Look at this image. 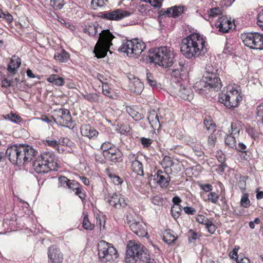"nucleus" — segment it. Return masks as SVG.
Returning a JSON list of instances; mask_svg holds the SVG:
<instances>
[{
    "label": "nucleus",
    "instance_id": "4",
    "mask_svg": "<svg viewBox=\"0 0 263 263\" xmlns=\"http://www.w3.org/2000/svg\"><path fill=\"white\" fill-rule=\"evenodd\" d=\"M125 260L130 263H156L143 245L132 241L127 246Z\"/></svg>",
    "mask_w": 263,
    "mask_h": 263
},
{
    "label": "nucleus",
    "instance_id": "39",
    "mask_svg": "<svg viewBox=\"0 0 263 263\" xmlns=\"http://www.w3.org/2000/svg\"><path fill=\"white\" fill-rule=\"evenodd\" d=\"M82 96L85 99H86L90 102H97L99 100L98 95L95 93H87L86 94H83Z\"/></svg>",
    "mask_w": 263,
    "mask_h": 263
},
{
    "label": "nucleus",
    "instance_id": "20",
    "mask_svg": "<svg viewBox=\"0 0 263 263\" xmlns=\"http://www.w3.org/2000/svg\"><path fill=\"white\" fill-rule=\"evenodd\" d=\"M215 26L219 28V31L223 33L228 32L232 27V23L226 17H221L215 22Z\"/></svg>",
    "mask_w": 263,
    "mask_h": 263
},
{
    "label": "nucleus",
    "instance_id": "63",
    "mask_svg": "<svg viewBox=\"0 0 263 263\" xmlns=\"http://www.w3.org/2000/svg\"><path fill=\"white\" fill-rule=\"evenodd\" d=\"M235 260L237 263H250V260L248 258L242 257L241 255L236 256Z\"/></svg>",
    "mask_w": 263,
    "mask_h": 263
},
{
    "label": "nucleus",
    "instance_id": "27",
    "mask_svg": "<svg viewBox=\"0 0 263 263\" xmlns=\"http://www.w3.org/2000/svg\"><path fill=\"white\" fill-rule=\"evenodd\" d=\"M131 167L133 171L138 175L143 176V165L139 160L135 161V162H132V163L131 164Z\"/></svg>",
    "mask_w": 263,
    "mask_h": 263
},
{
    "label": "nucleus",
    "instance_id": "34",
    "mask_svg": "<svg viewBox=\"0 0 263 263\" xmlns=\"http://www.w3.org/2000/svg\"><path fill=\"white\" fill-rule=\"evenodd\" d=\"M129 115L136 121H139L143 119V116L131 107L127 109Z\"/></svg>",
    "mask_w": 263,
    "mask_h": 263
},
{
    "label": "nucleus",
    "instance_id": "43",
    "mask_svg": "<svg viewBox=\"0 0 263 263\" xmlns=\"http://www.w3.org/2000/svg\"><path fill=\"white\" fill-rule=\"evenodd\" d=\"M192 142H191L190 144H191V146H192L193 150L194 151L196 155L198 157L202 156L203 155V152H202L201 148L200 146L194 144L193 139H192Z\"/></svg>",
    "mask_w": 263,
    "mask_h": 263
},
{
    "label": "nucleus",
    "instance_id": "50",
    "mask_svg": "<svg viewBox=\"0 0 263 263\" xmlns=\"http://www.w3.org/2000/svg\"><path fill=\"white\" fill-rule=\"evenodd\" d=\"M196 221L199 223L206 226L210 220L205 216L202 215H199L196 217Z\"/></svg>",
    "mask_w": 263,
    "mask_h": 263
},
{
    "label": "nucleus",
    "instance_id": "13",
    "mask_svg": "<svg viewBox=\"0 0 263 263\" xmlns=\"http://www.w3.org/2000/svg\"><path fill=\"white\" fill-rule=\"evenodd\" d=\"M47 254L49 263H61L63 260L62 253L55 246H51L48 248Z\"/></svg>",
    "mask_w": 263,
    "mask_h": 263
},
{
    "label": "nucleus",
    "instance_id": "64",
    "mask_svg": "<svg viewBox=\"0 0 263 263\" xmlns=\"http://www.w3.org/2000/svg\"><path fill=\"white\" fill-rule=\"evenodd\" d=\"M199 187L206 192L212 191L213 189L212 186L210 184H200Z\"/></svg>",
    "mask_w": 263,
    "mask_h": 263
},
{
    "label": "nucleus",
    "instance_id": "26",
    "mask_svg": "<svg viewBox=\"0 0 263 263\" xmlns=\"http://www.w3.org/2000/svg\"><path fill=\"white\" fill-rule=\"evenodd\" d=\"M98 29L101 30V27L99 25H95L91 24L85 26L83 28V31L87 33L90 36H95L98 34Z\"/></svg>",
    "mask_w": 263,
    "mask_h": 263
},
{
    "label": "nucleus",
    "instance_id": "52",
    "mask_svg": "<svg viewBox=\"0 0 263 263\" xmlns=\"http://www.w3.org/2000/svg\"><path fill=\"white\" fill-rule=\"evenodd\" d=\"M152 202L155 204L157 205H161L163 204V198H161L159 195H156L151 198Z\"/></svg>",
    "mask_w": 263,
    "mask_h": 263
},
{
    "label": "nucleus",
    "instance_id": "51",
    "mask_svg": "<svg viewBox=\"0 0 263 263\" xmlns=\"http://www.w3.org/2000/svg\"><path fill=\"white\" fill-rule=\"evenodd\" d=\"M59 181L61 186L64 187H68L71 180L67 179L64 176H61L59 178Z\"/></svg>",
    "mask_w": 263,
    "mask_h": 263
},
{
    "label": "nucleus",
    "instance_id": "33",
    "mask_svg": "<svg viewBox=\"0 0 263 263\" xmlns=\"http://www.w3.org/2000/svg\"><path fill=\"white\" fill-rule=\"evenodd\" d=\"M237 136L233 135L232 134L227 135L225 138V143L228 145L230 147L234 148L236 147V137Z\"/></svg>",
    "mask_w": 263,
    "mask_h": 263
},
{
    "label": "nucleus",
    "instance_id": "49",
    "mask_svg": "<svg viewBox=\"0 0 263 263\" xmlns=\"http://www.w3.org/2000/svg\"><path fill=\"white\" fill-rule=\"evenodd\" d=\"M104 4V0H92L91 2V6L95 10L98 7H102Z\"/></svg>",
    "mask_w": 263,
    "mask_h": 263
},
{
    "label": "nucleus",
    "instance_id": "62",
    "mask_svg": "<svg viewBox=\"0 0 263 263\" xmlns=\"http://www.w3.org/2000/svg\"><path fill=\"white\" fill-rule=\"evenodd\" d=\"M183 209L185 214L188 215H193L196 212V210L192 207L185 206L183 208Z\"/></svg>",
    "mask_w": 263,
    "mask_h": 263
},
{
    "label": "nucleus",
    "instance_id": "60",
    "mask_svg": "<svg viewBox=\"0 0 263 263\" xmlns=\"http://www.w3.org/2000/svg\"><path fill=\"white\" fill-rule=\"evenodd\" d=\"M140 142L144 147H148L152 143V140L149 138L142 137L140 138Z\"/></svg>",
    "mask_w": 263,
    "mask_h": 263
},
{
    "label": "nucleus",
    "instance_id": "9",
    "mask_svg": "<svg viewBox=\"0 0 263 263\" xmlns=\"http://www.w3.org/2000/svg\"><path fill=\"white\" fill-rule=\"evenodd\" d=\"M99 258L102 262L113 263L118 258V252L110 243L101 240L98 245Z\"/></svg>",
    "mask_w": 263,
    "mask_h": 263
},
{
    "label": "nucleus",
    "instance_id": "48",
    "mask_svg": "<svg viewBox=\"0 0 263 263\" xmlns=\"http://www.w3.org/2000/svg\"><path fill=\"white\" fill-rule=\"evenodd\" d=\"M219 196L215 192H211L208 195V199L211 201L213 203L216 204L217 203Z\"/></svg>",
    "mask_w": 263,
    "mask_h": 263
},
{
    "label": "nucleus",
    "instance_id": "18",
    "mask_svg": "<svg viewBox=\"0 0 263 263\" xmlns=\"http://www.w3.org/2000/svg\"><path fill=\"white\" fill-rule=\"evenodd\" d=\"M129 80L130 81L129 87L130 91L137 95L140 94L144 88L143 83L138 78L135 77L134 76H131V77L129 78Z\"/></svg>",
    "mask_w": 263,
    "mask_h": 263
},
{
    "label": "nucleus",
    "instance_id": "58",
    "mask_svg": "<svg viewBox=\"0 0 263 263\" xmlns=\"http://www.w3.org/2000/svg\"><path fill=\"white\" fill-rule=\"evenodd\" d=\"M110 178L112 179L113 182L116 185H119L122 183V180L120 177L118 176H117L115 174H110L109 175Z\"/></svg>",
    "mask_w": 263,
    "mask_h": 263
},
{
    "label": "nucleus",
    "instance_id": "30",
    "mask_svg": "<svg viewBox=\"0 0 263 263\" xmlns=\"http://www.w3.org/2000/svg\"><path fill=\"white\" fill-rule=\"evenodd\" d=\"M219 131L217 129H214L212 133L208 137V144L210 148H213L216 144L217 137L219 135Z\"/></svg>",
    "mask_w": 263,
    "mask_h": 263
},
{
    "label": "nucleus",
    "instance_id": "15",
    "mask_svg": "<svg viewBox=\"0 0 263 263\" xmlns=\"http://www.w3.org/2000/svg\"><path fill=\"white\" fill-rule=\"evenodd\" d=\"M106 201L111 206L120 209L127 205V200L121 194H114L110 197L106 198Z\"/></svg>",
    "mask_w": 263,
    "mask_h": 263
},
{
    "label": "nucleus",
    "instance_id": "12",
    "mask_svg": "<svg viewBox=\"0 0 263 263\" xmlns=\"http://www.w3.org/2000/svg\"><path fill=\"white\" fill-rule=\"evenodd\" d=\"M57 111L55 122L62 126L69 127L72 123L70 112L65 108L59 109Z\"/></svg>",
    "mask_w": 263,
    "mask_h": 263
},
{
    "label": "nucleus",
    "instance_id": "57",
    "mask_svg": "<svg viewBox=\"0 0 263 263\" xmlns=\"http://www.w3.org/2000/svg\"><path fill=\"white\" fill-rule=\"evenodd\" d=\"M257 24L263 30V9L257 15Z\"/></svg>",
    "mask_w": 263,
    "mask_h": 263
},
{
    "label": "nucleus",
    "instance_id": "54",
    "mask_svg": "<svg viewBox=\"0 0 263 263\" xmlns=\"http://www.w3.org/2000/svg\"><path fill=\"white\" fill-rule=\"evenodd\" d=\"M94 158L96 161L101 163L104 164L105 163L106 160L104 157L103 155L101 154L95 153L94 154Z\"/></svg>",
    "mask_w": 263,
    "mask_h": 263
},
{
    "label": "nucleus",
    "instance_id": "2",
    "mask_svg": "<svg viewBox=\"0 0 263 263\" xmlns=\"http://www.w3.org/2000/svg\"><path fill=\"white\" fill-rule=\"evenodd\" d=\"M37 154V151L32 146L14 144L7 147L4 158H8L14 164L21 165L30 162Z\"/></svg>",
    "mask_w": 263,
    "mask_h": 263
},
{
    "label": "nucleus",
    "instance_id": "46",
    "mask_svg": "<svg viewBox=\"0 0 263 263\" xmlns=\"http://www.w3.org/2000/svg\"><path fill=\"white\" fill-rule=\"evenodd\" d=\"M5 118L7 119H9V120L14 123H18L22 121V119L20 116H18L12 113H11L10 114H8Z\"/></svg>",
    "mask_w": 263,
    "mask_h": 263
},
{
    "label": "nucleus",
    "instance_id": "40",
    "mask_svg": "<svg viewBox=\"0 0 263 263\" xmlns=\"http://www.w3.org/2000/svg\"><path fill=\"white\" fill-rule=\"evenodd\" d=\"M82 226L84 229L87 230H92L95 227V225L91 224L90 222L89 221L87 215H85L84 217Z\"/></svg>",
    "mask_w": 263,
    "mask_h": 263
},
{
    "label": "nucleus",
    "instance_id": "1",
    "mask_svg": "<svg viewBox=\"0 0 263 263\" xmlns=\"http://www.w3.org/2000/svg\"><path fill=\"white\" fill-rule=\"evenodd\" d=\"M218 70L217 66L212 64L206 65L202 79L197 82L193 86L194 91L205 96L210 89L215 91L219 90L222 87V84L218 77Z\"/></svg>",
    "mask_w": 263,
    "mask_h": 263
},
{
    "label": "nucleus",
    "instance_id": "41",
    "mask_svg": "<svg viewBox=\"0 0 263 263\" xmlns=\"http://www.w3.org/2000/svg\"><path fill=\"white\" fill-rule=\"evenodd\" d=\"M250 200L248 194L243 193L240 200V205L243 208H247L250 206Z\"/></svg>",
    "mask_w": 263,
    "mask_h": 263
},
{
    "label": "nucleus",
    "instance_id": "45",
    "mask_svg": "<svg viewBox=\"0 0 263 263\" xmlns=\"http://www.w3.org/2000/svg\"><path fill=\"white\" fill-rule=\"evenodd\" d=\"M174 164L173 160L171 159V157L168 156H165L162 161V165L165 168L171 167Z\"/></svg>",
    "mask_w": 263,
    "mask_h": 263
},
{
    "label": "nucleus",
    "instance_id": "44",
    "mask_svg": "<svg viewBox=\"0 0 263 263\" xmlns=\"http://www.w3.org/2000/svg\"><path fill=\"white\" fill-rule=\"evenodd\" d=\"M45 142L46 145L55 148L59 151V145L60 143V141L47 139Z\"/></svg>",
    "mask_w": 263,
    "mask_h": 263
},
{
    "label": "nucleus",
    "instance_id": "5",
    "mask_svg": "<svg viewBox=\"0 0 263 263\" xmlns=\"http://www.w3.org/2000/svg\"><path fill=\"white\" fill-rule=\"evenodd\" d=\"M151 62L164 68L171 66L174 63V51L166 46L153 49L148 55Z\"/></svg>",
    "mask_w": 263,
    "mask_h": 263
},
{
    "label": "nucleus",
    "instance_id": "23",
    "mask_svg": "<svg viewBox=\"0 0 263 263\" xmlns=\"http://www.w3.org/2000/svg\"><path fill=\"white\" fill-rule=\"evenodd\" d=\"M147 120L153 128L160 127L158 114L156 111L154 110H151L148 113Z\"/></svg>",
    "mask_w": 263,
    "mask_h": 263
},
{
    "label": "nucleus",
    "instance_id": "42",
    "mask_svg": "<svg viewBox=\"0 0 263 263\" xmlns=\"http://www.w3.org/2000/svg\"><path fill=\"white\" fill-rule=\"evenodd\" d=\"M146 81L151 87H156L157 81L152 74L148 72V70L146 72Z\"/></svg>",
    "mask_w": 263,
    "mask_h": 263
},
{
    "label": "nucleus",
    "instance_id": "61",
    "mask_svg": "<svg viewBox=\"0 0 263 263\" xmlns=\"http://www.w3.org/2000/svg\"><path fill=\"white\" fill-rule=\"evenodd\" d=\"M256 115L258 117L263 118V102L257 107Z\"/></svg>",
    "mask_w": 263,
    "mask_h": 263
},
{
    "label": "nucleus",
    "instance_id": "56",
    "mask_svg": "<svg viewBox=\"0 0 263 263\" xmlns=\"http://www.w3.org/2000/svg\"><path fill=\"white\" fill-rule=\"evenodd\" d=\"M205 228L208 230V231L211 234H213L216 229V227L211 220L209 223L208 222V224L205 226Z\"/></svg>",
    "mask_w": 263,
    "mask_h": 263
},
{
    "label": "nucleus",
    "instance_id": "29",
    "mask_svg": "<svg viewBox=\"0 0 263 263\" xmlns=\"http://www.w3.org/2000/svg\"><path fill=\"white\" fill-rule=\"evenodd\" d=\"M176 239L177 237L174 235V232L173 231L170 229H167L164 231L163 240L168 245H171Z\"/></svg>",
    "mask_w": 263,
    "mask_h": 263
},
{
    "label": "nucleus",
    "instance_id": "3",
    "mask_svg": "<svg viewBox=\"0 0 263 263\" xmlns=\"http://www.w3.org/2000/svg\"><path fill=\"white\" fill-rule=\"evenodd\" d=\"M205 40L198 33L191 34L182 40L180 51L187 58L198 57L204 53Z\"/></svg>",
    "mask_w": 263,
    "mask_h": 263
},
{
    "label": "nucleus",
    "instance_id": "37",
    "mask_svg": "<svg viewBox=\"0 0 263 263\" xmlns=\"http://www.w3.org/2000/svg\"><path fill=\"white\" fill-rule=\"evenodd\" d=\"M64 5V0H50V5L55 10L61 9Z\"/></svg>",
    "mask_w": 263,
    "mask_h": 263
},
{
    "label": "nucleus",
    "instance_id": "55",
    "mask_svg": "<svg viewBox=\"0 0 263 263\" xmlns=\"http://www.w3.org/2000/svg\"><path fill=\"white\" fill-rule=\"evenodd\" d=\"M80 184L77 182L76 181L71 180L68 186V188L75 192L78 189V188H79V187H80Z\"/></svg>",
    "mask_w": 263,
    "mask_h": 263
},
{
    "label": "nucleus",
    "instance_id": "6",
    "mask_svg": "<svg viewBox=\"0 0 263 263\" xmlns=\"http://www.w3.org/2000/svg\"><path fill=\"white\" fill-rule=\"evenodd\" d=\"M55 155L52 152H44L36 158L33 163V167L38 174L57 171L59 167Z\"/></svg>",
    "mask_w": 263,
    "mask_h": 263
},
{
    "label": "nucleus",
    "instance_id": "47",
    "mask_svg": "<svg viewBox=\"0 0 263 263\" xmlns=\"http://www.w3.org/2000/svg\"><path fill=\"white\" fill-rule=\"evenodd\" d=\"M14 62V60L12 59H11L10 62L7 67V70L12 76L14 75L16 73L17 69L15 68Z\"/></svg>",
    "mask_w": 263,
    "mask_h": 263
},
{
    "label": "nucleus",
    "instance_id": "14",
    "mask_svg": "<svg viewBox=\"0 0 263 263\" xmlns=\"http://www.w3.org/2000/svg\"><path fill=\"white\" fill-rule=\"evenodd\" d=\"M130 15V12L118 9L111 12L104 13L102 14L101 17L109 20L119 21Z\"/></svg>",
    "mask_w": 263,
    "mask_h": 263
},
{
    "label": "nucleus",
    "instance_id": "21",
    "mask_svg": "<svg viewBox=\"0 0 263 263\" xmlns=\"http://www.w3.org/2000/svg\"><path fill=\"white\" fill-rule=\"evenodd\" d=\"M154 179L162 187H166L169 184L170 178L166 172L161 170L157 171Z\"/></svg>",
    "mask_w": 263,
    "mask_h": 263
},
{
    "label": "nucleus",
    "instance_id": "7",
    "mask_svg": "<svg viewBox=\"0 0 263 263\" xmlns=\"http://www.w3.org/2000/svg\"><path fill=\"white\" fill-rule=\"evenodd\" d=\"M115 38L108 29L101 30L99 33V39L95 47L94 53L98 58L105 57L112 45L111 41Z\"/></svg>",
    "mask_w": 263,
    "mask_h": 263
},
{
    "label": "nucleus",
    "instance_id": "11",
    "mask_svg": "<svg viewBox=\"0 0 263 263\" xmlns=\"http://www.w3.org/2000/svg\"><path fill=\"white\" fill-rule=\"evenodd\" d=\"M244 44L253 49H263V35L258 32H246L241 34Z\"/></svg>",
    "mask_w": 263,
    "mask_h": 263
},
{
    "label": "nucleus",
    "instance_id": "10",
    "mask_svg": "<svg viewBox=\"0 0 263 263\" xmlns=\"http://www.w3.org/2000/svg\"><path fill=\"white\" fill-rule=\"evenodd\" d=\"M241 100L242 96L239 91L234 88H232L226 92H221L218 96V101L229 108L237 107Z\"/></svg>",
    "mask_w": 263,
    "mask_h": 263
},
{
    "label": "nucleus",
    "instance_id": "24",
    "mask_svg": "<svg viewBox=\"0 0 263 263\" xmlns=\"http://www.w3.org/2000/svg\"><path fill=\"white\" fill-rule=\"evenodd\" d=\"M184 11V6H175L174 7L168 8L166 11V14L168 15V17H175L183 13Z\"/></svg>",
    "mask_w": 263,
    "mask_h": 263
},
{
    "label": "nucleus",
    "instance_id": "36",
    "mask_svg": "<svg viewBox=\"0 0 263 263\" xmlns=\"http://www.w3.org/2000/svg\"><path fill=\"white\" fill-rule=\"evenodd\" d=\"M115 147L116 146L111 142L105 141L102 144L100 148L102 151V155H103L105 153L108 152L110 149Z\"/></svg>",
    "mask_w": 263,
    "mask_h": 263
},
{
    "label": "nucleus",
    "instance_id": "28",
    "mask_svg": "<svg viewBox=\"0 0 263 263\" xmlns=\"http://www.w3.org/2000/svg\"><path fill=\"white\" fill-rule=\"evenodd\" d=\"M47 81L59 86H63L65 83L64 79L63 78L55 74L50 75L47 79Z\"/></svg>",
    "mask_w": 263,
    "mask_h": 263
},
{
    "label": "nucleus",
    "instance_id": "53",
    "mask_svg": "<svg viewBox=\"0 0 263 263\" xmlns=\"http://www.w3.org/2000/svg\"><path fill=\"white\" fill-rule=\"evenodd\" d=\"M203 123L208 130H211V131H213L214 129H216L215 124L212 123L211 121L204 119Z\"/></svg>",
    "mask_w": 263,
    "mask_h": 263
},
{
    "label": "nucleus",
    "instance_id": "8",
    "mask_svg": "<svg viewBox=\"0 0 263 263\" xmlns=\"http://www.w3.org/2000/svg\"><path fill=\"white\" fill-rule=\"evenodd\" d=\"M145 43L139 39L124 41L118 48L119 52L126 53L128 56L138 57L145 48Z\"/></svg>",
    "mask_w": 263,
    "mask_h": 263
},
{
    "label": "nucleus",
    "instance_id": "38",
    "mask_svg": "<svg viewBox=\"0 0 263 263\" xmlns=\"http://www.w3.org/2000/svg\"><path fill=\"white\" fill-rule=\"evenodd\" d=\"M183 208L182 206H178L173 205L171 208V213L172 216L176 219L181 215V212Z\"/></svg>",
    "mask_w": 263,
    "mask_h": 263
},
{
    "label": "nucleus",
    "instance_id": "16",
    "mask_svg": "<svg viewBox=\"0 0 263 263\" xmlns=\"http://www.w3.org/2000/svg\"><path fill=\"white\" fill-rule=\"evenodd\" d=\"M105 159L110 162L117 163L122 160V154L117 147H113L103 155Z\"/></svg>",
    "mask_w": 263,
    "mask_h": 263
},
{
    "label": "nucleus",
    "instance_id": "22",
    "mask_svg": "<svg viewBox=\"0 0 263 263\" xmlns=\"http://www.w3.org/2000/svg\"><path fill=\"white\" fill-rule=\"evenodd\" d=\"M178 95L184 100L189 101L193 98V93L191 89L189 87H186L182 85L180 86Z\"/></svg>",
    "mask_w": 263,
    "mask_h": 263
},
{
    "label": "nucleus",
    "instance_id": "19",
    "mask_svg": "<svg viewBox=\"0 0 263 263\" xmlns=\"http://www.w3.org/2000/svg\"><path fill=\"white\" fill-rule=\"evenodd\" d=\"M81 134L84 137H86L89 139H96L99 134V132L89 124H84L81 126Z\"/></svg>",
    "mask_w": 263,
    "mask_h": 263
},
{
    "label": "nucleus",
    "instance_id": "59",
    "mask_svg": "<svg viewBox=\"0 0 263 263\" xmlns=\"http://www.w3.org/2000/svg\"><path fill=\"white\" fill-rule=\"evenodd\" d=\"M75 194L78 195L82 200L85 199L86 195L83 190H82V187L81 185L80 187H79V188H78V190L75 191Z\"/></svg>",
    "mask_w": 263,
    "mask_h": 263
},
{
    "label": "nucleus",
    "instance_id": "32",
    "mask_svg": "<svg viewBox=\"0 0 263 263\" xmlns=\"http://www.w3.org/2000/svg\"><path fill=\"white\" fill-rule=\"evenodd\" d=\"M241 129L240 123L238 121L233 122L231 125V130H229L230 134L238 136Z\"/></svg>",
    "mask_w": 263,
    "mask_h": 263
},
{
    "label": "nucleus",
    "instance_id": "35",
    "mask_svg": "<svg viewBox=\"0 0 263 263\" xmlns=\"http://www.w3.org/2000/svg\"><path fill=\"white\" fill-rule=\"evenodd\" d=\"M102 93L104 95L110 98H113L114 92L108 86V83L102 85Z\"/></svg>",
    "mask_w": 263,
    "mask_h": 263
},
{
    "label": "nucleus",
    "instance_id": "17",
    "mask_svg": "<svg viewBox=\"0 0 263 263\" xmlns=\"http://www.w3.org/2000/svg\"><path fill=\"white\" fill-rule=\"evenodd\" d=\"M129 227L138 236L143 237L147 234L146 225L142 221H134L129 224Z\"/></svg>",
    "mask_w": 263,
    "mask_h": 263
},
{
    "label": "nucleus",
    "instance_id": "25",
    "mask_svg": "<svg viewBox=\"0 0 263 263\" xmlns=\"http://www.w3.org/2000/svg\"><path fill=\"white\" fill-rule=\"evenodd\" d=\"M222 13V10L219 7H215L211 9H209L207 10V13L204 14L203 16L205 20H209L210 18H213L216 16L221 14Z\"/></svg>",
    "mask_w": 263,
    "mask_h": 263
},
{
    "label": "nucleus",
    "instance_id": "31",
    "mask_svg": "<svg viewBox=\"0 0 263 263\" xmlns=\"http://www.w3.org/2000/svg\"><path fill=\"white\" fill-rule=\"evenodd\" d=\"M54 59L60 62H66L69 58V54L64 49L60 53H56L54 56Z\"/></svg>",
    "mask_w": 263,
    "mask_h": 263
}]
</instances>
